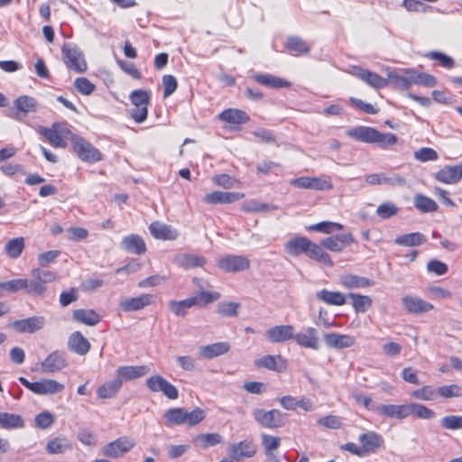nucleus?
I'll return each mask as SVG.
<instances>
[{
	"instance_id": "obj_40",
	"label": "nucleus",
	"mask_w": 462,
	"mask_h": 462,
	"mask_svg": "<svg viewBox=\"0 0 462 462\" xmlns=\"http://www.w3.org/2000/svg\"><path fill=\"white\" fill-rule=\"evenodd\" d=\"M178 264L185 270L193 269L198 267H203L207 260L204 256L192 254H184L178 257L177 259Z\"/></svg>"
},
{
	"instance_id": "obj_60",
	"label": "nucleus",
	"mask_w": 462,
	"mask_h": 462,
	"mask_svg": "<svg viewBox=\"0 0 462 462\" xmlns=\"http://www.w3.org/2000/svg\"><path fill=\"white\" fill-rule=\"evenodd\" d=\"M389 85L393 86L396 88L402 90H408L407 80L405 71L403 70L402 74H398L396 72L391 71L388 73Z\"/></svg>"
},
{
	"instance_id": "obj_15",
	"label": "nucleus",
	"mask_w": 462,
	"mask_h": 462,
	"mask_svg": "<svg viewBox=\"0 0 462 462\" xmlns=\"http://www.w3.org/2000/svg\"><path fill=\"white\" fill-rule=\"evenodd\" d=\"M352 74L360 80L364 81L368 86L376 89L383 88L389 86V80H387L385 78L359 66L353 67Z\"/></svg>"
},
{
	"instance_id": "obj_16",
	"label": "nucleus",
	"mask_w": 462,
	"mask_h": 462,
	"mask_svg": "<svg viewBox=\"0 0 462 462\" xmlns=\"http://www.w3.org/2000/svg\"><path fill=\"white\" fill-rule=\"evenodd\" d=\"M257 452V447L250 439L241 440L229 447V456L233 460L239 461L243 458L253 457Z\"/></svg>"
},
{
	"instance_id": "obj_12",
	"label": "nucleus",
	"mask_w": 462,
	"mask_h": 462,
	"mask_svg": "<svg viewBox=\"0 0 462 462\" xmlns=\"http://www.w3.org/2000/svg\"><path fill=\"white\" fill-rule=\"evenodd\" d=\"M146 386L152 393H162L167 398L176 400L178 389L160 374L152 375L146 380Z\"/></svg>"
},
{
	"instance_id": "obj_27",
	"label": "nucleus",
	"mask_w": 462,
	"mask_h": 462,
	"mask_svg": "<svg viewBox=\"0 0 462 462\" xmlns=\"http://www.w3.org/2000/svg\"><path fill=\"white\" fill-rule=\"evenodd\" d=\"M149 230L155 239L175 240L179 236V233L175 228L160 221L152 222L149 226Z\"/></svg>"
},
{
	"instance_id": "obj_37",
	"label": "nucleus",
	"mask_w": 462,
	"mask_h": 462,
	"mask_svg": "<svg viewBox=\"0 0 462 462\" xmlns=\"http://www.w3.org/2000/svg\"><path fill=\"white\" fill-rule=\"evenodd\" d=\"M319 300L332 306H343L346 302V296L340 291H330L327 289H322L316 293Z\"/></svg>"
},
{
	"instance_id": "obj_51",
	"label": "nucleus",
	"mask_w": 462,
	"mask_h": 462,
	"mask_svg": "<svg viewBox=\"0 0 462 462\" xmlns=\"http://www.w3.org/2000/svg\"><path fill=\"white\" fill-rule=\"evenodd\" d=\"M241 208L246 213H258L275 210L277 207L273 204L261 203L256 200H249L242 204Z\"/></svg>"
},
{
	"instance_id": "obj_20",
	"label": "nucleus",
	"mask_w": 462,
	"mask_h": 462,
	"mask_svg": "<svg viewBox=\"0 0 462 462\" xmlns=\"http://www.w3.org/2000/svg\"><path fill=\"white\" fill-rule=\"evenodd\" d=\"M19 382L35 394H49L58 391V383L54 380H42L31 383L25 377H19Z\"/></svg>"
},
{
	"instance_id": "obj_21",
	"label": "nucleus",
	"mask_w": 462,
	"mask_h": 462,
	"mask_svg": "<svg viewBox=\"0 0 462 462\" xmlns=\"http://www.w3.org/2000/svg\"><path fill=\"white\" fill-rule=\"evenodd\" d=\"M245 197L241 192H225L214 190L203 197V201L208 205L229 204L242 199Z\"/></svg>"
},
{
	"instance_id": "obj_10",
	"label": "nucleus",
	"mask_w": 462,
	"mask_h": 462,
	"mask_svg": "<svg viewBox=\"0 0 462 462\" xmlns=\"http://www.w3.org/2000/svg\"><path fill=\"white\" fill-rule=\"evenodd\" d=\"M250 260L244 255L228 254L217 260V267L225 273H238L250 268Z\"/></svg>"
},
{
	"instance_id": "obj_61",
	"label": "nucleus",
	"mask_w": 462,
	"mask_h": 462,
	"mask_svg": "<svg viewBox=\"0 0 462 462\" xmlns=\"http://www.w3.org/2000/svg\"><path fill=\"white\" fill-rule=\"evenodd\" d=\"M162 82L163 88V97L167 98L176 91L178 88V81L174 76L169 74L162 77Z\"/></svg>"
},
{
	"instance_id": "obj_53",
	"label": "nucleus",
	"mask_w": 462,
	"mask_h": 462,
	"mask_svg": "<svg viewBox=\"0 0 462 462\" xmlns=\"http://www.w3.org/2000/svg\"><path fill=\"white\" fill-rule=\"evenodd\" d=\"M343 229V225L340 223L323 221L307 226L309 231H316L324 234H330L334 231H340Z\"/></svg>"
},
{
	"instance_id": "obj_13",
	"label": "nucleus",
	"mask_w": 462,
	"mask_h": 462,
	"mask_svg": "<svg viewBox=\"0 0 462 462\" xmlns=\"http://www.w3.org/2000/svg\"><path fill=\"white\" fill-rule=\"evenodd\" d=\"M356 243V239L351 233H345L328 236L320 241L319 245L333 253H340L350 245Z\"/></svg>"
},
{
	"instance_id": "obj_44",
	"label": "nucleus",
	"mask_w": 462,
	"mask_h": 462,
	"mask_svg": "<svg viewBox=\"0 0 462 462\" xmlns=\"http://www.w3.org/2000/svg\"><path fill=\"white\" fill-rule=\"evenodd\" d=\"M5 291L10 293H15L20 291H25L29 294L28 279L19 278L7 282H0V291Z\"/></svg>"
},
{
	"instance_id": "obj_43",
	"label": "nucleus",
	"mask_w": 462,
	"mask_h": 462,
	"mask_svg": "<svg viewBox=\"0 0 462 462\" xmlns=\"http://www.w3.org/2000/svg\"><path fill=\"white\" fill-rule=\"evenodd\" d=\"M0 426L5 430L21 429L24 426V421L18 414L0 412Z\"/></svg>"
},
{
	"instance_id": "obj_39",
	"label": "nucleus",
	"mask_w": 462,
	"mask_h": 462,
	"mask_svg": "<svg viewBox=\"0 0 462 462\" xmlns=\"http://www.w3.org/2000/svg\"><path fill=\"white\" fill-rule=\"evenodd\" d=\"M253 78L257 83L273 88H282L291 86L288 80L271 74H255Z\"/></svg>"
},
{
	"instance_id": "obj_3",
	"label": "nucleus",
	"mask_w": 462,
	"mask_h": 462,
	"mask_svg": "<svg viewBox=\"0 0 462 462\" xmlns=\"http://www.w3.org/2000/svg\"><path fill=\"white\" fill-rule=\"evenodd\" d=\"M360 446L347 442L341 446L342 450L348 451L359 457L376 453L383 446V439L375 431H367L358 437Z\"/></svg>"
},
{
	"instance_id": "obj_41",
	"label": "nucleus",
	"mask_w": 462,
	"mask_h": 462,
	"mask_svg": "<svg viewBox=\"0 0 462 462\" xmlns=\"http://www.w3.org/2000/svg\"><path fill=\"white\" fill-rule=\"evenodd\" d=\"M352 300V307L356 313L366 312L373 305L372 298L368 295H361L350 292L347 294Z\"/></svg>"
},
{
	"instance_id": "obj_48",
	"label": "nucleus",
	"mask_w": 462,
	"mask_h": 462,
	"mask_svg": "<svg viewBox=\"0 0 462 462\" xmlns=\"http://www.w3.org/2000/svg\"><path fill=\"white\" fill-rule=\"evenodd\" d=\"M425 240L422 234L414 232L399 236L395 239V244L404 246H416L423 244Z\"/></svg>"
},
{
	"instance_id": "obj_23",
	"label": "nucleus",
	"mask_w": 462,
	"mask_h": 462,
	"mask_svg": "<svg viewBox=\"0 0 462 462\" xmlns=\"http://www.w3.org/2000/svg\"><path fill=\"white\" fill-rule=\"evenodd\" d=\"M150 372L147 365H122L116 371V375L123 383L141 378Z\"/></svg>"
},
{
	"instance_id": "obj_33",
	"label": "nucleus",
	"mask_w": 462,
	"mask_h": 462,
	"mask_svg": "<svg viewBox=\"0 0 462 462\" xmlns=\"http://www.w3.org/2000/svg\"><path fill=\"white\" fill-rule=\"evenodd\" d=\"M230 350L228 342H217L207 346H201L199 349L200 357L212 359L221 355L226 354Z\"/></svg>"
},
{
	"instance_id": "obj_63",
	"label": "nucleus",
	"mask_w": 462,
	"mask_h": 462,
	"mask_svg": "<svg viewBox=\"0 0 462 462\" xmlns=\"http://www.w3.org/2000/svg\"><path fill=\"white\" fill-rule=\"evenodd\" d=\"M15 107L22 112L28 113L35 109V100L28 96L19 97L14 102Z\"/></svg>"
},
{
	"instance_id": "obj_18",
	"label": "nucleus",
	"mask_w": 462,
	"mask_h": 462,
	"mask_svg": "<svg viewBox=\"0 0 462 462\" xmlns=\"http://www.w3.org/2000/svg\"><path fill=\"white\" fill-rule=\"evenodd\" d=\"M376 412L384 418L402 420L409 417V403L381 404L376 407Z\"/></svg>"
},
{
	"instance_id": "obj_59",
	"label": "nucleus",
	"mask_w": 462,
	"mask_h": 462,
	"mask_svg": "<svg viewBox=\"0 0 462 462\" xmlns=\"http://www.w3.org/2000/svg\"><path fill=\"white\" fill-rule=\"evenodd\" d=\"M440 425L445 430H457L462 429L461 415H448L441 419Z\"/></svg>"
},
{
	"instance_id": "obj_14",
	"label": "nucleus",
	"mask_w": 462,
	"mask_h": 462,
	"mask_svg": "<svg viewBox=\"0 0 462 462\" xmlns=\"http://www.w3.org/2000/svg\"><path fill=\"white\" fill-rule=\"evenodd\" d=\"M135 443L134 440L129 437H120L114 441L109 442L103 448V455L116 458L122 457L130 451Z\"/></svg>"
},
{
	"instance_id": "obj_56",
	"label": "nucleus",
	"mask_w": 462,
	"mask_h": 462,
	"mask_svg": "<svg viewBox=\"0 0 462 462\" xmlns=\"http://www.w3.org/2000/svg\"><path fill=\"white\" fill-rule=\"evenodd\" d=\"M399 208L392 201H386L377 207L376 214L382 219H388L398 214Z\"/></svg>"
},
{
	"instance_id": "obj_50",
	"label": "nucleus",
	"mask_w": 462,
	"mask_h": 462,
	"mask_svg": "<svg viewBox=\"0 0 462 462\" xmlns=\"http://www.w3.org/2000/svg\"><path fill=\"white\" fill-rule=\"evenodd\" d=\"M414 206L417 209L423 213L435 212L439 208L435 200L421 194L415 196Z\"/></svg>"
},
{
	"instance_id": "obj_28",
	"label": "nucleus",
	"mask_w": 462,
	"mask_h": 462,
	"mask_svg": "<svg viewBox=\"0 0 462 462\" xmlns=\"http://www.w3.org/2000/svg\"><path fill=\"white\" fill-rule=\"evenodd\" d=\"M292 339L301 347L317 350L319 346L317 330L311 327L307 328L304 332H294Z\"/></svg>"
},
{
	"instance_id": "obj_6",
	"label": "nucleus",
	"mask_w": 462,
	"mask_h": 462,
	"mask_svg": "<svg viewBox=\"0 0 462 462\" xmlns=\"http://www.w3.org/2000/svg\"><path fill=\"white\" fill-rule=\"evenodd\" d=\"M31 277L28 279L29 294L42 296L47 291V285L56 280V273L34 268L31 271Z\"/></svg>"
},
{
	"instance_id": "obj_9",
	"label": "nucleus",
	"mask_w": 462,
	"mask_h": 462,
	"mask_svg": "<svg viewBox=\"0 0 462 462\" xmlns=\"http://www.w3.org/2000/svg\"><path fill=\"white\" fill-rule=\"evenodd\" d=\"M72 151L81 161L89 163L97 162L103 158L101 152L83 137L74 141Z\"/></svg>"
},
{
	"instance_id": "obj_49",
	"label": "nucleus",
	"mask_w": 462,
	"mask_h": 462,
	"mask_svg": "<svg viewBox=\"0 0 462 462\" xmlns=\"http://www.w3.org/2000/svg\"><path fill=\"white\" fill-rule=\"evenodd\" d=\"M413 415L418 419L422 420H430L435 417V411L427 406L417 403V402H410L409 403V416Z\"/></svg>"
},
{
	"instance_id": "obj_45",
	"label": "nucleus",
	"mask_w": 462,
	"mask_h": 462,
	"mask_svg": "<svg viewBox=\"0 0 462 462\" xmlns=\"http://www.w3.org/2000/svg\"><path fill=\"white\" fill-rule=\"evenodd\" d=\"M222 442V437L218 433L199 434L193 439V443L201 448H208Z\"/></svg>"
},
{
	"instance_id": "obj_24",
	"label": "nucleus",
	"mask_w": 462,
	"mask_h": 462,
	"mask_svg": "<svg viewBox=\"0 0 462 462\" xmlns=\"http://www.w3.org/2000/svg\"><path fill=\"white\" fill-rule=\"evenodd\" d=\"M435 179L445 184H455L462 179V163L447 165L435 174Z\"/></svg>"
},
{
	"instance_id": "obj_5",
	"label": "nucleus",
	"mask_w": 462,
	"mask_h": 462,
	"mask_svg": "<svg viewBox=\"0 0 462 462\" xmlns=\"http://www.w3.org/2000/svg\"><path fill=\"white\" fill-rule=\"evenodd\" d=\"M133 107L130 110L131 118L137 124L143 123L148 117L150 93L144 89H135L129 96Z\"/></svg>"
},
{
	"instance_id": "obj_25",
	"label": "nucleus",
	"mask_w": 462,
	"mask_h": 462,
	"mask_svg": "<svg viewBox=\"0 0 462 462\" xmlns=\"http://www.w3.org/2000/svg\"><path fill=\"white\" fill-rule=\"evenodd\" d=\"M402 302L405 310L411 314H421L434 309L433 304L416 296H404Z\"/></svg>"
},
{
	"instance_id": "obj_7",
	"label": "nucleus",
	"mask_w": 462,
	"mask_h": 462,
	"mask_svg": "<svg viewBox=\"0 0 462 462\" xmlns=\"http://www.w3.org/2000/svg\"><path fill=\"white\" fill-rule=\"evenodd\" d=\"M61 51L63 62L69 69L77 73H84L87 71V61L77 46L65 43L62 45Z\"/></svg>"
},
{
	"instance_id": "obj_2",
	"label": "nucleus",
	"mask_w": 462,
	"mask_h": 462,
	"mask_svg": "<svg viewBox=\"0 0 462 462\" xmlns=\"http://www.w3.org/2000/svg\"><path fill=\"white\" fill-rule=\"evenodd\" d=\"M346 135L358 142L365 143H375L382 149H387L397 143V136L393 133H381L371 126L358 125L349 128Z\"/></svg>"
},
{
	"instance_id": "obj_64",
	"label": "nucleus",
	"mask_w": 462,
	"mask_h": 462,
	"mask_svg": "<svg viewBox=\"0 0 462 462\" xmlns=\"http://www.w3.org/2000/svg\"><path fill=\"white\" fill-rule=\"evenodd\" d=\"M54 416L48 411H42L36 415L34 422L35 426L42 430L50 428L54 423Z\"/></svg>"
},
{
	"instance_id": "obj_22",
	"label": "nucleus",
	"mask_w": 462,
	"mask_h": 462,
	"mask_svg": "<svg viewBox=\"0 0 462 462\" xmlns=\"http://www.w3.org/2000/svg\"><path fill=\"white\" fill-rule=\"evenodd\" d=\"M154 301V296L143 293L137 297L125 299L119 303V307L125 312L137 311L151 305Z\"/></svg>"
},
{
	"instance_id": "obj_19",
	"label": "nucleus",
	"mask_w": 462,
	"mask_h": 462,
	"mask_svg": "<svg viewBox=\"0 0 462 462\" xmlns=\"http://www.w3.org/2000/svg\"><path fill=\"white\" fill-rule=\"evenodd\" d=\"M294 330L292 325H277L268 328L265 331V336L272 343H283L292 339Z\"/></svg>"
},
{
	"instance_id": "obj_42",
	"label": "nucleus",
	"mask_w": 462,
	"mask_h": 462,
	"mask_svg": "<svg viewBox=\"0 0 462 462\" xmlns=\"http://www.w3.org/2000/svg\"><path fill=\"white\" fill-rule=\"evenodd\" d=\"M25 247V241L23 236L15 237L10 239L5 245L4 252L5 254L12 258H18Z\"/></svg>"
},
{
	"instance_id": "obj_1",
	"label": "nucleus",
	"mask_w": 462,
	"mask_h": 462,
	"mask_svg": "<svg viewBox=\"0 0 462 462\" xmlns=\"http://www.w3.org/2000/svg\"><path fill=\"white\" fill-rule=\"evenodd\" d=\"M284 250L291 256H299L300 254H304L310 259L326 266L332 267L334 265L332 258L328 253L306 236H297L288 240L284 244Z\"/></svg>"
},
{
	"instance_id": "obj_46",
	"label": "nucleus",
	"mask_w": 462,
	"mask_h": 462,
	"mask_svg": "<svg viewBox=\"0 0 462 462\" xmlns=\"http://www.w3.org/2000/svg\"><path fill=\"white\" fill-rule=\"evenodd\" d=\"M221 294L218 291H200L190 297L195 301V307H205L217 300Z\"/></svg>"
},
{
	"instance_id": "obj_62",
	"label": "nucleus",
	"mask_w": 462,
	"mask_h": 462,
	"mask_svg": "<svg viewBox=\"0 0 462 462\" xmlns=\"http://www.w3.org/2000/svg\"><path fill=\"white\" fill-rule=\"evenodd\" d=\"M414 158L420 162H425L436 161L439 156L438 152L433 148L422 147L414 152Z\"/></svg>"
},
{
	"instance_id": "obj_57",
	"label": "nucleus",
	"mask_w": 462,
	"mask_h": 462,
	"mask_svg": "<svg viewBox=\"0 0 462 462\" xmlns=\"http://www.w3.org/2000/svg\"><path fill=\"white\" fill-rule=\"evenodd\" d=\"M437 395V389H434L431 385H424L411 393V397L421 401H432Z\"/></svg>"
},
{
	"instance_id": "obj_55",
	"label": "nucleus",
	"mask_w": 462,
	"mask_h": 462,
	"mask_svg": "<svg viewBox=\"0 0 462 462\" xmlns=\"http://www.w3.org/2000/svg\"><path fill=\"white\" fill-rule=\"evenodd\" d=\"M425 57L431 60H437L441 67L448 69H450L455 66V60L453 58L440 51H430L425 54Z\"/></svg>"
},
{
	"instance_id": "obj_17",
	"label": "nucleus",
	"mask_w": 462,
	"mask_h": 462,
	"mask_svg": "<svg viewBox=\"0 0 462 462\" xmlns=\"http://www.w3.org/2000/svg\"><path fill=\"white\" fill-rule=\"evenodd\" d=\"M254 365L258 369H268L282 373L287 369V360L281 355H265L254 360Z\"/></svg>"
},
{
	"instance_id": "obj_38",
	"label": "nucleus",
	"mask_w": 462,
	"mask_h": 462,
	"mask_svg": "<svg viewBox=\"0 0 462 462\" xmlns=\"http://www.w3.org/2000/svg\"><path fill=\"white\" fill-rule=\"evenodd\" d=\"M122 382L116 375L115 379L105 382L97 389V396L99 399L114 398L122 388Z\"/></svg>"
},
{
	"instance_id": "obj_58",
	"label": "nucleus",
	"mask_w": 462,
	"mask_h": 462,
	"mask_svg": "<svg viewBox=\"0 0 462 462\" xmlns=\"http://www.w3.org/2000/svg\"><path fill=\"white\" fill-rule=\"evenodd\" d=\"M240 303L233 301L221 302L217 307V312L222 317H236Z\"/></svg>"
},
{
	"instance_id": "obj_11",
	"label": "nucleus",
	"mask_w": 462,
	"mask_h": 462,
	"mask_svg": "<svg viewBox=\"0 0 462 462\" xmlns=\"http://www.w3.org/2000/svg\"><path fill=\"white\" fill-rule=\"evenodd\" d=\"M217 118L233 130H239L241 125L250 121L249 115L239 108H226L218 114Z\"/></svg>"
},
{
	"instance_id": "obj_32",
	"label": "nucleus",
	"mask_w": 462,
	"mask_h": 462,
	"mask_svg": "<svg viewBox=\"0 0 462 462\" xmlns=\"http://www.w3.org/2000/svg\"><path fill=\"white\" fill-rule=\"evenodd\" d=\"M121 245L125 251L137 255L143 254L147 250L144 240L139 235L132 234L123 237Z\"/></svg>"
},
{
	"instance_id": "obj_31",
	"label": "nucleus",
	"mask_w": 462,
	"mask_h": 462,
	"mask_svg": "<svg viewBox=\"0 0 462 462\" xmlns=\"http://www.w3.org/2000/svg\"><path fill=\"white\" fill-rule=\"evenodd\" d=\"M284 48L288 53L297 57L307 55L310 51L308 42L299 36L287 37Z\"/></svg>"
},
{
	"instance_id": "obj_35",
	"label": "nucleus",
	"mask_w": 462,
	"mask_h": 462,
	"mask_svg": "<svg viewBox=\"0 0 462 462\" xmlns=\"http://www.w3.org/2000/svg\"><path fill=\"white\" fill-rule=\"evenodd\" d=\"M69 348L80 355H86L90 349V343L79 331L73 332L68 340Z\"/></svg>"
},
{
	"instance_id": "obj_36",
	"label": "nucleus",
	"mask_w": 462,
	"mask_h": 462,
	"mask_svg": "<svg viewBox=\"0 0 462 462\" xmlns=\"http://www.w3.org/2000/svg\"><path fill=\"white\" fill-rule=\"evenodd\" d=\"M74 320L87 326H95L101 320V316L94 310L90 309H79L72 312Z\"/></svg>"
},
{
	"instance_id": "obj_30",
	"label": "nucleus",
	"mask_w": 462,
	"mask_h": 462,
	"mask_svg": "<svg viewBox=\"0 0 462 462\" xmlns=\"http://www.w3.org/2000/svg\"><path fill=\"white\" fill-rule=\"evenodd\" d=\"M339 283L342 287L346 289L354 290L373 286L374 284V282L364 276L346 273L340 276Z\"/></svg>"
},
{
	"instance_id": "obj_34",
	"label": "nucleus",
	"mask_w": 462,
	"mask_h": 462,
	"mask_svg": "<svg viewBox=\"0 0 462 462\" xmlns=\"http://www.w3.org/2000/svg\"><path fill=\"white\" fill-rule=\"evenodd\" d=\"M326 345L333 348H346L354 346L355 337L349 335L337 334L334 332L324 335Z\"/></svg>"
},
{
	"instance_id": "obj_29",
	"label": "nucleus",
	"mask_w": 462,
	"mask_h": 462,
	"mask_svg": "<svg viewBox=\"0 0 462 462\" xmlns=\"http://www.w3.org/2000/svg\"><path fill=\"white\" fill-rule=\"evenodd\" d=\"M9 326L19 333H34L43 327V319L40 317H31L15 320Z\"/></svg>"
},
{
	"instance_id": "obj_52",
	"label": "nucleus",
	"mask_w": 462,
	"mask_h": 462,
	"mask_svg": "<svg viewBox=\"0 0 462 462\" xmlns=\"http://www.w3.org/2000/svg\"><path fill=\"white\" fill-rule=\"evenodd\" d=\"M73 87L76 91L82 96H90L97 87L86 77H79L74 80Z\"/></svg>"
},
{
	"instance_id": "obj_4",
	"label": "nucleus",
	"mask_w": 462,
	"mask_h": 462,
	"mask_svg": "<svg viewBox=\"0 0 462 462\" xmlns=\"http://www.w3.org/2000/svg\"><path fill=\"white\" fill-rule=\"evenodd\" d=\"M205 417V411L199 407H196L190 411L181 407L171 408L167 410L163 415L165 424L168 427L179 425L194 427L199 424Z\"/></svg>"
},
{
	"instance_id": "obj_54",
	"label": "nucleus",
	"mask_w": 462,
	"mask_h": 462,
	"mask_svg": "<svg viewBox=\"0 0 462 462\" xmlns=\"http://www.w3.org/2000/svg\"><path fill=\"white\" fill-rule=\"evenodd\" d=\"M438 395L443 399L457 398L462 396V386L457 383L445 384L437 388Z\"/></svg>"
},
{
	"instance_id": "obj_47",
	"label": "nucleus",
	"mask_w": 462,
	"mask_h": 462,
	"mask_svg": "<svg viewBox=\"0 0 462 462\" xmlns=\"http://www.w3.org/2000/svg\"><path fill=\"white\" fill-rule=\"evenodd\" d=\"M192 307H195V301L190 297L182 300H171L169 302L171 311L179 317H184L188 310Z\"/></svg>"
},
{
	"instance_id": "obj_8",
	"label": "nucleus",
	"mask_w": 462,
	"mask_h": 462,
	"mask_svg": "<svg viewBox=\"0 0 462 462\" xmlns=\"http://www.w3.org/2000/svg\"><path fill=\"white\" fill-rule=\"evenodd\" d=\"M254 418L258 424L266 429H279L286 424V414L278 409H256L254 411Z\"/></svg>"
},
{
	"instance_id": "obj_26",
	"label": "nucleus",
	"mask_w": 462,
	"mask_h": 462,
	"mask_svg": "<svg viewBox=\"0 0 462 462\" xmlns=\"http://www.w3.org/2000/svg\"><path fill=\"white\" fill-rule=\"evenodd\" d=\"M261 442L267 460L270 462H279L280 459L276 451L281 446V438L263 433L261 435Z\"/></svg>"
}]
</instances>
